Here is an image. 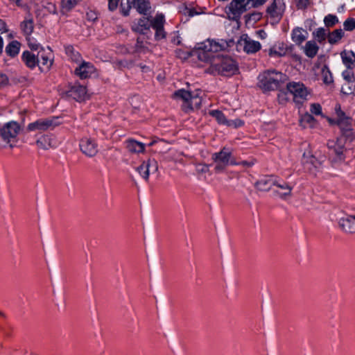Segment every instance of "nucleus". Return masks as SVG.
Listing matches in <instances>:
<instances>
[{
  "label": "nucleus",
  "mask_w": 355,
  "mask_h": 355,
  "mask_svg": "<svg viewBox=\"0 0 355 355\" xmlns=\"http://www.w3.org/2000/svg\"><path fill=\"white\" fill-rule=\"evenodd\" d=\"M236 164H241L243 166H247V167H250V166H252L253 165V163H250V162H248L247 161H243L241 162V163H236Z\"/></svg>",
  "instance_id": "4d7b16f0"
},
{
  "label": "nucleus",
  "mask_w": 355,
  "mask_h": 355,
  "mask_svg": "<svg viewBox=\"0 0 355 355\" xmlns=\"http://www.w3.org/2000/svg\"><path fill=\"white\" fill-rule=\"evenodd\" d=\"M6 23L0 19V35L3 33L7 32Z\"/></svg>",
  "instance_id": "5fc2aeb1"
},
{
  "label": "nucleus",
  "mask_w": 355,
  "mask_h": 355,
  "mask_svg": "<svg viewBox=\"0 0 355 355\" xmlns=\"http://www.w3.org/2000/svg\"><path fill=\"white\" fill-rule=\"evenodd\" d=\"M173 96L183 101L182 108L185 112L198 109L202 103V98L198 92L191 93L184 89H179L173 94Z\"/></svg>",
  "instance_id": "7ed1b4c3"
},
{
  "label": "nucleus",
  "mask_w": 355,
  "mask_h": 355,
  "mask_svg": "<svg viewBox=\"0 0 355 355\" xmlns=\"http://www.w3.org/2000/svg\"><path fill=\"white\" fill-rule=\"evenodd\" d=\"M21 131L19 124L15 121H10L0 128V146L12 148L17 141V137Z\"/></svg>",
  "instance_id": "f03ea898"
},
{
  "label": "nucleus",
  "mask_w": 355,
  "mask_h": 355,
  "mask_svg": "<svg viewBox=\"0 0 355 355\" xmlns=\"http://www.w3.org/2000/svg\"><path fill=\"white\" fill-rule=\"evenodd\" d=\"M157 141H158L157 140L154 139V140H153V141H152L148 144V146H153L155 144H156Z\"/></svg>",
  "instance_id": "052dcab7"
},
{
  "label": "nucleus",
  "mask_w": 355,
  "mask_h": 355,
  "mask_svg": "<svg viewBox=\"0 0 355 355\" xmlns=\"http://www.w3.org/2000/svg\"><path fill=\"white\" fill-rule=\"evenodd\" d=\"M9 80L6 75L0 74V87H5L8 85Z\"/></svg>",
  "instance_id": "8fccbe9b"
},
{
  "label": "nucleus",
  "mask_w": 355,
  "mask_h": 355,
  "mask_svg": "<svg viewBox=\"0 0 355 355\" xmlns=\"http://www.w3.org/2000/svg\"><path fill=\"white\" fill-rule=\"evenodd\" d=\"M335 111L337 116L338 123L340 126H344L346 128L350 127L352 123V119L347 116L343 111H342L340 105H336Z\"/></svg>",
  "instance_id": "cd10ccee"
},
{
  "label": "nucleus",
  "mask_w": 355,
  "mask_h": 355,
  "mask_svg": "<svg viewBox=\"0 0 355 355\" xmlns=\"http://www.w3.org/2000/svg\"><path fill=\"white\" fill-rule=\"evenodd\" d=\"M20 43L17 41H12L6 47V53L11 57H15L19 53Z\"/></svg>",
  "instance_id": "2f4dec72"
},
{
  "label": "nucleus",
  "mask_w": 355,
  "mask_h": 355,
  "mask_svg": "<svg viewBox=\"0 0 355 355\" xmlns=\"http://www.w3.org/2000/svg\"><path fill=\"white\" fill-rule=\"evenodd\" d=\"M36 145L38 148L47 150L56 146V141L51 135H42L36 141Z\"/></svg>",
  "instance_id": "b1692460"
},
{
  "label": "nucleus",
  "mask_w": 355,
  "mask_h": 355,
  "mask_svg": "<svg viewBox=\"0 0 355 355\" xmlns=\"http://www.w3.org/2000/svg\"><path fill=\"white\" fill-rule=\"evenodd\" d=\"M151 23L148 18L143 17L137 22H135L132 26L135 32L144 34L151 27Z\"/></svg>",
  "instance_id": "393cba45"
},
{
  "label": "nucleus",
  "mask_w": 355,
  "mask_h": 355,
  "mask_svg": "<svg viewBox=\"0 0 355 355\" xmlns=\"http://www.w3.org/2000/svg\"><path fill=\"white\" fill-rule=\"evenodd\" d=\"M321 76L323 83L326 85H329L333 83V76L327 66H323L321 69Z\"/></svg>",
  "instance_id": "72a5a7b5"
},
{
  "label": "nucleus",
  "mask_w": 355,
  "mask_h": 355,
  "mask_svg": "<svg viewBox=\"0 0 355 355\" xmlns=\"http://www.w3.org/2000/svg\"><path fill=\"white\" fill-rule=\"evenodd\" d=\"M120 0H108V7L110 10H114L118 7Z\"/></svg>",
  "instance_id": "3c124183"
},
{
  "label": "nucleus",
  "mask_w": 355,
  "mask_h": 355,
  "mask_svg": "<svg viewBox=\"0 0 355 355\" xmlns=\"http://www.w3.org/2000/svg\"><path fill=\"white\" fill-rule=\"evenodd\" d=\"M128 151L130 153H142L145 151V144L133 139H128L124 142Z\"/></svg>",
  "instance_id": "4be33fe9"
},
{
  "label": "nucleus",
  "mask_w": 355,
  "mask_h": 355,
  "mask_svg": "<svg viewBox=\"0 0 355 355\" xmlns=\"http://www.w3.org/2000/svg\"><path fill=\"white\" fill-rule=\"evenodd\" d=\"M81 0H62V10L68 12L74 8Z\"/></svg>",
  "instance_id": "e433bc0d"
},
{
  "label": "nucleus",
  "mask_w": 355,
  "mask_h": 355,
  "mask_svg": "<svg viewBox=\"0 0 355 355\" xmlns=\"http://www.w3.org/2000/svg\"><path fill=\"white\" fill-rule=\"evenodd\" d=\"M343 26H344V28L346 31H352L353 29L355 28V19H354L352 18L347 19L344 22Z\"/></svg>",
  "instance_id": "37998d69"
},
{
  "label": "nucleus",
  "mask_w": 355,
  "mask_h": 355,
  "mask_svg": "<svg viewBox=\"0 0 355 355\" xmlns=\"http://www.w3.org/2000/svg\"><path fill=\"white\" fill-rule=\"evenodd\" d=\"M53 64L52 54L46 52L44 49L37 53V65L42 71H47Z\"/></svg>",
  "instance_id": "f3484780"
},
{
  "label": "nucleus",
  "mask_w": 355,
  "mask_h": 355,
  "mask_svg": "<svg viewBox=\"0 0 355 355\" xmlns=\"http://www.w3.org/2000/svg\"><path fill=\"white\" fill-rule=\"evenodd\" d=\"M307 37L308 32L302 28L297 27L292 31L291 39L297 45L302 44Z\"/></svg>",
  "instance_id": "a878e982"
},
{
  "label": "nucleus",
  "mask_w": 355,
  "mask_h": 355,
  "mask_svg": "<svg viewBox=\"0 0 355 355\" xmlns=\"http://www.w3.org/2000/svg\"><path fill=\"white\" fill-rule=\"evenodd\" d=\"M267 1L268 0H248L251 7L254 8L263 6Z\"/></svg>",
  "instance_id": "a18cd8bd"
},
{
  "label": "nucleus",
  "mask_w": 355,
  "mask_h": 355,
  "mask_svg": "<svg viewBox=\"0 0 355 355\" xmlns=\"http://www.w3.org/2000/svg\"><path fill=\"white\" fill-rule=\"evenodd\" d=\"M28 46L31 49H35V50H37L39 47V45L37 44H33V43H31V42H28Z\"/></svg>",
  "instance_id": "13d9d810"
},
{
  "label": "nucleus",
  "mask_w": 355,
  "mask_h": 355,
  "mask_svg": "<svg viewBox=\"0 0 355 355\" xmlns=\"http://www.w3.org/2000/svg\"><path fill=\"white\" fill-rule=\"evenodd\" d=\"M66 95L78 102L85 101L90 98L86 87L78 83L69 87V89L66 92Z\"/></svg>",
  "instance_id": "1a4fd4ad"
},
{
  "label": "nucleus",
  "mask_w": 355,
  "mask_h": 355,
  "mask_svg": "<svg viewBox=\"0 0 355 355\" xmlns=\"http://www.w3.org/2000/svg\"><path fill=\"white\" fill-rule=\"evenodd\" d=\"M324 21L327 26L331 27L335 25L338 20L336 16L329 15L324 17Z\"/></svg>",
  "instance_id": "ea45409f"
},
{
  "label": "nucleus",
  "mask_w": 355,
  "mask_h": 355,
  "mask_svg": "<svg viewBox=\"0 0 355 355\" xmlns=\"http://www.w3.org/2000/svg\"><path fill=\"white\" fill-rule=\"evenodd\" d=\"M345 140V137H340L337 139L336 142H330L328 144L329 148L333 150L339 160L344 159Z\"/></svg>",
  "instance_id": "aec40b11"
},
{
  "label": "nucleus",
  "mask_w": 355,
  "mask_h": 355,
  "mask_svg": "<svg viewBox=\"0 0 355 355\" xmlns=\"http://www.w3.org/2000/svg\"><path fill=\"white\" fill-rule=\"evenodd\" d=\"M324 161V156L319 155L316 157V155H313L311 150L305 151L302 155V163L310 171L313 168H320Z\"/></svg>",
  "instance_id": "9d476101"
},
{
  "label": "nucleus",
  "mask_w": 355,
  "mask_h": 355,
  "mask_svg": "<svg viewBox=\"0 0 355 355\" xmlns=\"http://www.w3.org/2000/svg\"><path fill=\"white\" fill-rule=\"evenodd\" d=\"M288 93L293 96V100L295 103L301 104L306 100L310 94L309 89L300 82H290L286 85Z\"/></svg>",
  "instance_id": "0eeeda50"
},
{
  "label": "nucleus",
  "mask_w": 355,
  "mask_h": 355,
  "mask_svg": "<svg viewBox=\"0 0 355 355\" xmlns=\"http://www.w3.org/2000/svg\"><path fill=\"white\" fill-rule=\"evenodd\" d=\"M55 121L56 119L55 118L40 119L30 123L26 127V130L28 132L37 131L39 132H42L49 130H53L55 126L58 125Z\"/></svg>",
  "instance_id": "6e6552de"
},
{
  "label": "nucleus",
  "mask_w": 355,
  "mask_h": 355,
  "mask_svg": "<svg viewBox=\"0 0 355 355\" xmlns=\"http://www.w3.org/2000/svg\"><path fill=\"white\" fill-rule=\"evenodd\" d=\"M315 120L313 116L309 113H306L302 116L300 119V123L304 127L309 126L313 127L315 124Z\"/></svg>",
  "instance_id": "c9c22d12"
},
{
  "label": "nucleus",
  "mask_w": 355,
  "mask_h": 355,
  "mask_svg": "<svg viewBox=\"0 0 355 355\" xmlns=\"http://www.w3.org/2000/svg\"><path fill=\"white\" fill-rule=\"evenodd\" d=\"M278 101L281 104H285L288 101L287 94L281 92L278 94Z\"/></svg>",
  "instance_id": "de8ad7c7"
},
{
  "label": "nucleus",
  "mask_w": 355,
  "mask_h": 355,
  "mask_svg": "<svg viewBox=\"0 0 355 355\" xmlns=\"http://www.w3.org/2000/svg\"><path fill=\"white\" fill-rule=\"evenodd\" d=\"M284 10L285 3L284 0H273L272 3L267 8L268 15L274 19H279Z\"/></svg>",
  "instance_id": "4468645a"
},
{
  "label": "nucleus",
  "mask_w": 355,
  "mask_h": 355,
  "mask_svg": "<svg viewBox=\"0 0 355 355\" xmlns=\"http://www.w3.org/2000/svg\"><path fill=\"white\" fill-rule=\"evenodd\" d=\"M131 8H132V4L128 1L125 6L121 3V12L124 16H127L129 15V11Z\"/></svg>",
  "instance_id": "c03bdc74"
},
{
  "label": "nucleus",
  "mask_w": 355,
  "mask_h": 355,
  "mask_svg": "<svg viewBox=\"0 0 355 355\" xmlns=\"http://www.w3.org/2000/svg\"><path fill=\"white\" fill-rule=\"evenodd\" d=\"M196 171L198 173H205L209 171V166L206 164H198L196 166Z\"/></svg>",
  "instance_id": "49530a36"
},
{
  "label": "nucleus",
  "mask_w": 355,
  "mask_h": 355,
  "mask_svg": "<svg viewBox=\"0 0 355 355\" xmlns=\"http://www.w3.org/2000/svg\"><path fill=\"white\" fill-rule=\"evenodd\" d=\"M310 112L315 115H322V107L319 103H312L311 104Z\"/></svg>",
  "instance_id": "79ce46f5"
},
{
  "label": "nucleus",
  "mask_w": 355,
  "mask_h": 355,
  "mask_svg": "<svg viewBox=\"0 0 355 355\" xmlns=\"http://www.w3.org/2000/svg\"><path fill=\"white\" fill-rule=\"evenodd\" d=\"M343 63L347 68H351L355 63V54L352 51H344L341 53Z\"/></svg>",
  "instance_id": "7c9ffc66"
},
{
  "label": "nucleus",
  "mask_w": 355,
  "mask_h": 355,
  "mask_svg": "<svg viewBox=\"0 0 355 355\" xmlns=\"http://www.w3.org/2000/svg\"><path fill=\"white\" fill-rule=\"evenodd\" d=\"M21 28L23 31V33L27 36L29 37L31 34L32 33L34 26H33V21L32 19H25L21 24Z\"/></svg>",
  "instance_id": "473e14b6"
},
{
  "label": "nucleus",
  "mask_w": 355,
  "mask_h": 355,
  "mask_svg": "<svg viewBox=\"0 0 355 355\" xmlns=\"http://www.w3.org/2000/svg\"><path fill=\"white\" fill-rule=\"evenodd\" d=\"M76 55H77L78 57H80L78 53H76Z\"/></svg>",
  "instance_id": "680f3d73"
},
{
  "label": "nucleus",
  "mask_w": 355,
  "mask_h": 355,
  "mask_svg": "<svg viewBox=\"0 0 355 355\" xmlns=\"http://www.w3.org/2000/svg\"><path fill=\"white\" fill-rule=\"evenodd\" d=\"M150 21L151 27L155 30V37L157 40H161L165 37L164 31V16L162 14L157 15Z\"/></svg>",
  "instance_id": "dca6fc26"
},
{
  "label": "nucleus",
  "mask_w": 355,
  "mask_h": 355,
  "mask_svg": "<svg viewBox=\"0 0 355 355\" xmlns=\"http://www.w3.org/2000/svg\"><path fill=\"white\" fill-rule=\"evenodd\" d=\"M257 33L259 34V35L260 36V37H261L262 39H264L266 37V33H265L264 31L263 30H260L257 32Z\"/></svg>",
  "instance_id": "bf43d9fd"
},
{
  "label": "nucleus",
  "mask_w": 355,
  "mask_h": 355,
  "mask_svg": "<svg viewBox=\"0 0 355 355\" xmlns=\"http://www.w3.org/2000/svg\"><path fill=\"white\" fill-rule=\"evenodd\" d=\"M44 8L49 11V13H56V7L55 4L52 3H46V5L44 6Z\"/></svg>",
  "instance_id": "603ef678"
},
{
  "label": "nucleus",
  "mask_w": 355,
  "mask_h": 355,
  "mask_svg": "<svg viewBox=\"0 0 355 355\" xmlns=\"http://www.w3.org/2000/svg\"><path fill=\"white\" fill-rule=\"evenodd\" d=\"M314 37L319 42H322L325 40L327 36L326 31L322 28H318L315 32L313 33Z\"/></svg>",
  "instance_id": "58836bf2"
},
{
  "label": "nucleus",
  "mask_w": 355,
  "mask_h": 355,
  "mask_svg": "<svg viewBox=\"0 0 355 355\" xmlns=\"http://www.w3.org/2000/svg\"><path fill=\"white\" fill-rule=\"evenodd\" d=\"M157 170L158 164L154 159H148L143 162L137 168V171L146 181L148 180L150 174L155 173Z\"/></svg>",
  "instance_id": "f8f14e48"
},
{
  "label": "nucleus",
  "mask_w": 355,
  "mask_h": 355,
  "mask_svg": "<svg viewBox=\"0 0 355 355\" xmlns=\"http://www.w3.org/2000/svg\"><path fill=\"white\" fill-rule=\"evenodd\" d=\"M298 8L302 9L306 8L309 0H295Z\"/></svg>",
  "instance_id": "09e8293b"
},
{
  "label": "nucleus",
  "mask_w": 355,
  "mask_h": 355,
  "mask_svg": "<svg viewBox=\"0 0 355 355\" xmlns=\"http://www.w3.org/2000/svg\"><path fill=\"white\" fill-rule=\"evenodd\" d=\"M209 114L214 116L219 123L225 124L227 120L223 112L219 110H211L209 112Z\"/></svg>",
  "instance_id": "4c0bfd02"
},
{
  "label": "nucleus",
  "mask_w": 355,
  "mask_h": 355,
  "mask_svg": "<svg viewBox=\"0 0 355 355\" xmlns=\"http://www.w3.org/2000/svg\"><path fill=\"white\" fill-rule=\"evenodd\" d=\"M95 71L94 65L87 62H82L81 64L75 69V74L81 79L87 78Z\"/></svg>",
  "instance_id": "6ab92c4d"
},
{
  "label": "nucleus",
  "mask_w": 355,
  "mask_h": 355,
  "mask_svg": "<svg viewBox=\"0 0 355 355\" xmlns=\"http://www.w3.org/2000/svg\"><path fill=\"white\" fill-rule=\"evenodd\" d=\"M291 48L283 42H278L268 50V55L272 58L285 56Z\"/></svg>",
  "instance_id": "a211bd4d"
},
{
  "label": "nucleus",
  "mask_w": 355,
  "mask_h": 355,
  "mask_svg": "<svg viewBox=\"0 0 355 355\" xmlns=\"http://www.w3.org/2000/svg\"><path fill=\"white\" fill-rule=\"evenodd\" d=\"M229 46V43L222 40L218 42L207 40L199 44L198 57L200 60L210 62L209 71L211 73L231 76L239 71L236 62L229 57H215L214 55V53L223 51Z\"/></svg>",
  "instance_id": "f257e3e1"
},
{
  "label": "nucleus",
  "mask_w": 355,
  "mask_h": 355,
  "mask_svg": "<svg viewBox=\"0 0 355 355\" xmlns=\"http://www.w3.org/2000/svg\"><path fill=\"white\" fill-rule=\"evenodd\" d=\"M128 2L141 14L146 15L150 9L149 0H128Z\"/></svg>",
  "instance_id": "bb28decb"
},
{
  "label": "nucleus",
  "mask_w": 355,
  "mask_h": 355,
  "mask_svg": "<svg viewBox=\"0 0 355 355\" xmlns=\"http://www.w3.org/2000/svg\"><path fill=\"white\" fill-rule=\"evenodd\" d=\"M252 8L248 0H231L225 8L228 19L238 21L241 15Z\"/></svg>",
  "instance_id": "20e7f679"
},
{
  "label": "nucleus",
  "mask_w": 355,
  "mask_h": 355,
  "mask_svg": "<svg viewBox=\"0 0 355 355\" xmlns=\"http://www.w3.org/2000/svg\"><path fill=\"white\" fill-rule=\"evenodd\" d=\"M339 225L345 232L349 233L355 232V215L347 216L340 219Z\"/></svg>",
  "instance_id": "5701e85b"
},
{
  "label": "nucleus",
  "mask_w": 355,
  "mask_h": 355,
  "mask_svg": "<svg viewBox=\"0 0 355 355\" xmlns=\"http://www.w3.org/2000/svg\"><path fill=\"white\" fill-rule=\"evenodd\" d=\"M283 74L275 71H268L259 76V87L264 91L275 90L278 88Z\"/></svg>",
  "instance_id": "39448f33"
},
{
  "label": "nucleus",
  "mask_w": 355,
  "mask_h": 355,
  "mask_svg": "<svg viewBox=\"0 0 355 355\" xmlns=\"http://www.w3.org/2000/svg\"><path fill=\"white\" fill-rule=\"evenodd\" d=\"M319 47L315 41H308L303 46L305 55L310 58H314L318 53Z\"/></svg>",
  "instance_id": "c85d7f7f"
},
{
  "label": "nucleus",
  "mask_w": 355,
  "mask_h": 355,
  "mask_svg": "<svg viewBox=\"0 0 355 355\" xmlns=\"http://www.w3.org/2000/svg\"><path fill=\"white\" fill-rule=\"evenodd\" d=\"M275 186L276 187L275 192L279 198L287 199L291 196L293 186L289 183L277 178Z\"/></svg>",
  "instance_id": "2eb2a0df"
},
{
  "label": "nucleus",
  "mask_w": 355,
  "mask_h": 355,
  "mask_svg": "<svg viewBox=\"0 0 355 355\" xmlns=\"http://www.w3.org/2000/svg\"><path fill=\"white\" fill-rule=\"evenodd\" d=\"M9 1L10 3L15 4L17 7H25V5L22 3L21 0H9Z\"/></svg>",
  "instance_id": "864d4df0"
},
{
  "label": "nucleus",
  "mask_w": 355,
  "mask_h": 355,
  "mask_svg": "<svg viewBox=\"0 0 355 355\" xmlns=\"http://www.w3.org/2000/svg\"><path fill=\"white\" fill-rule=\"evenodd\" d=\"M239 44L247 53H255L259 51L261 47L259 42L253 40L247 35H243L241 37Z\"/></svg>",
  "instance_id": "ddd939ff"
},
{
  "label": "nucleus",
  "mask_w": 355,
  "mask_h": 355,
  "mask_svg": "<svg viewBox=\"0 0 355 355\" xmlns=\"http://www.w3.org/2000/svg\"><path fill=\"white\" fill-rule=\"evenodd\" d=\"M79 146L81 152L89 157H94L98 152L96 140L91 137H83L80 141Z\"/></svg>",
  "instance_id": "9b49d317"
},
{
  "label": "nucleus",
  "mask_w": 355,
  "mask_h": 355,
  "mask_svg": "<svg viewBox=\"0 0 355 355\" xmlns=\"http://www.w3.org/2000/svg\"><path fill=\"white\" fill-rule=\"evenodd\" d=\"M277 182V178L273 176H265L259 180L255 186L257 189L261 191H269Z\"/></svg>",
  "instance_id": "412c9836"
},
{
  "label": "nucleus",
  "mask_w": 355,
  "mask_h": 355,
  "mask_svg": "<svg viewBox=\"0 0 355 355\" xmlns=\"http://www.w3.org/2000/svg\"><path fill=\"white\" fill-rule=\"evenodd\" d=\"M22 60L26 65L31 69L34 68L37 64V55H35L29 51L23 53Z\"/></svg>",
  "instance_id": "c756f323"
},
{
  "label": "nucleus",
  "mask_w": 355,
  "mask_h": 355,
  "mask_svg": "<svg viewBox=\"0 0 355 355\" xmlns=\"http://www.w3.org/2000/svg\"><path fill=\"white\" fill-rule=\"evenodd\" d=\"M343 75H344L345 78L346 80H347L348 81H352L353 77L350 75V72L349 71L344 72Z\"/></svg>",
  "instance_id": "6e6d98bb"
},
{
  "label": "nucleus",
  "mask_w": 355,
  "mask_h": 355,
  "mask_svg": "<svg viewBox=\"0 0 355 355\" xmlns=\"http://www.w3.org/2000/svg\"><path fill=\"white\" fill-rule=\"evenodd\" d=\"M226 125L229 127L236 128L243 126L244 125V122L239 119H236L234 120L227 121Z\"/></svg>",
  "instance_id": "a19ab883"
},
{
  "label": "nucleus",
  "mask_w": 355,
  "mask_h": 355,
  "mask_svg": "<svg viewBox=\"0 0 355 355\" xmlns=\"http://www.w3.org/2000/svg\"><path fill=\"white\" fill-rule=\"evenodd\" d=\"M344 32L342 29H336L329 34L328 40L331 44H335L343 36Z\"/></svg>",
  "instance_id": "f704fd0d"
},
{
  "label": "nucleus",
  "mask_w": 355,
  "mask_h": 355,
  "mask_svg": "<svg viewBox=\"0 0 355 355\" xmlns=\"http://www.w3.org/2000/svg\"><path fill=\"white\" fill-rule=\"evenodd\" d=\"M212 159L215 163V172L221 173L230 164L236 165V162L233 160L231 151L223 148L220 152L212 155Z\"/></svg>",
  "instance_id": "423d86ee"
}]
</instances>
